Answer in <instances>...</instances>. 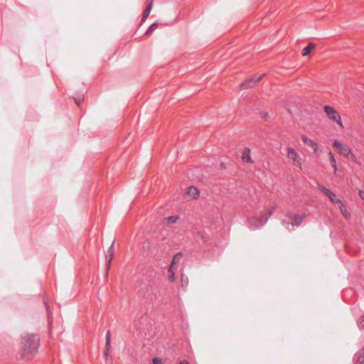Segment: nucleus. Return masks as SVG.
Segmentation results:
<instances>
[{"instance_id": "nucleus-16", "label": "nucleus", "mask_w": 364, "mask_h": 364, "mask_svg": "<svg viewBox=\"0 0 364 364\" xmlns=\"http://www.w3.org/2000/svg\"><path fill=\"white\" fill-rule=\"evenodd\" d=\"M175 272L176 270H172L171 268L168 269V280L171 282H173L175 280Z\"/></svg>"}, {"instance_id": "nucleus-9", "label": "nucleus", "mask_w": 364, "mask_h": 364, "mask_svg": "<svg viewBox=\"0 0 364 364\" xmlns=\"http://www.w3.org/2000/svg\"><path fill=\"white\" fill-rule=\"evenodd\" d=\"M182 257H183V255L180 253L176 254V255L173 256L172 262L169 267V268H171V271L176 269L177 265L181 262Z\"/></svg>"}, {"instance_id": "nucleus-7", "label": "nucleus", "mask_w": 364, "mask_h": 364, "mask_svg": "<svg viewBox=\"0 0 364 364\" xmlns=\"http://www.w3.org/2000/svg\"><path fill=\"white\" fill-rule=\"evenodd\" d=\"M304 218L305 215L303 213L294 214L289 216V220L292 226H298L301 223Z\"/></svg>"}, {"instance_id": "nucleus-1", "label": "nucleus", "mask_w": 364, "mask_h": 364, "mask_svg": "<svg viewBox=\"0 0 364 364\" xmlns=\"http://www.w3.org/2000/svg\"><path fill=\"white\" fill-rule=\"evenodd\" d=\"M333 148L336 153L347 159H351L353 157L351 150L348 146L339 140L335 139L333 141Z\"/></svg>"}, {"instance_id": "nucleus-14", "label": "nucleus", "mask_w": 364, "mask_h": 364, "mask_svg": "<svg viewBox=\"0 0 364 364\" xmlns=\"http://www.w3.org/2000/svg\"><path fill=\"white\" fill-rule=\"evenodd\" d=\"M255 82H252V80H245L241 85L242 88H247L255 85Z\"/></svg>"}, {"instance_id": "nucleus-5", "label": "nucleus", "mask_w": 364, "mask_h": 364, "mask_svg": "<svg viewBox=\"0 0 364 364\" xmlns=\"http://www.w3.org/2000/svg\"><path fill=\"white\" fill-rule=\"evenodd\" d=\"M185 194L192 199H197L200 196V191L196 186H191L186 188Z\"/></svg>"}, {"instance_id": "nucleus-2", "label": "nucleus", "mask_w": 364, "mask_h": 364, "mask_svg": "<svg viewBox=\"0 0 364 364\" xmlns=\"http://www.w3.org/2000/svg\"><path fill=\"white\" fill-rule=\"evenodd\" d=\"M323 111L326 117L331 121L336 122L340 127L343 128V124L340 113L336 108L330 105H325Z\"/></svg>"}, {"instance_id": "nucleus-4", "label": "nucleus", "mask_w": 364, "mask_h": 364, "mask_svg": "<svg viewBox=\"0 0 364 364\" xmlns=\"http://www.w3.org/2000/svg\"><path fill=\"white\" fill-rule=\"evenodd\" d=\"M38 345V340L35 336H31L23 338V346L25 348V353H30L32 350H35Z\"/></svg>"}, {"instance_id": "nucleus-11", "label": "nucleus", "mask_w": 364, "mask_h": 364, "mask_svg": "<svg viewBox=\"0 0 364 364\" xmlns=\"http://www.w3.org/2000/svg\"><path fill=\"white\" fill-rule=\"evenodd\" d=\"M315 44L314 43H309L307 46L303 48L302 50V55L303 56H307L309 55L314 49H315Z\"/></svg>"}, {"instance_id": "nucleus-21", "label": "nucleus", "mask_w": 364, "mask_h": 364, "mask_svg": "<svg viewBox=\"0 0 364 364\" xmlns=\"http://www.w3.org/2000/svg\"><path fill=\"white\" fill-rule=\"evenodd\" d=\"M178 364H190L189 362L186 360H181Z\"/></svg>"}, {"instance_id": "nucleus-8", "label": "nucleus", "mask_w": 364, "mask_h": 364, "mask_svg": "<svg viewBox=\"0 0 364 364\" xmlns=\"http://www.w3.org/2000/svg\"><path fill=\"white\" fill-rule=\"evenodd\" d=\"M301 139L305 144L313 148L314 151H316V149H318V144L314 141L309 139L306 135H302L301 136Z\"/></svg>"}, {"instance_id": "nucleus-12", "label": "nucleus", "mask_w": 364, "mask_h": 364, "mask_svg": "<svg viewBox=\"0 0 364 364\" xmlns=\"http://www.w3.org/2000/svg\"><path fill=\"white\" fill-rule=\"evenodd\" d=\"M329 160H330V164L333 169L334 173H336V172H337L336 161V159L334 158V156H333V154L331 153H329Z\"/></svg>"}, {"instance_id": "nucleus-13", "label": "nucleus", "mask_w": 364, "mask_h": 364, "mask_svg": "<svg viewBox=\"0 0 364 364\" xmlns=\"http://www.w3.org/2000/svg\"><path fill=\"white\" fill-rule=\"evenodd\" d=\"M356 364H364V350L358 354Z\"/></svg>"}, {"instance_id": "nucleus-3", "label": "nucleus", "mask_w": 364, "mask_h": 364, "mask_svg": "<svg viewBox=\"0 0 364 364\" xmlns=\"http://www.w3.org/2000/svg\"><path fill=\"white\" fill-rule=\"evenodd\" d=\"M321 192H322L324 195L328 196L329 199L336 204L338 205V208L340 209L341 213L343 214V216L347 218L348 216V213L344 206V205L342 203L341 201H340L339 199H338L334 193H333L331 191L328 189L322 187L321 188Z\"/></svg>"}, {"instance_id": "nucleus-10", "label": "nucleus", "mask_w": 364, "mask_h": 364, "mask_svg": "<svg viewBox=\"0 0 364 364\" xmlns=\"http://www.w3.org/2000/svg\"><path fill=\"white\" fill-rule=\"evenodd\" d=\"M251 151L250 148H245L243 149L241 155L242 160L244 162H250L251 161Z\"/></svg>"}, {"instance_id": "nucleus-18", "label": "nucleus", "mask_w": 364, "mask_h": 364, "mask_svg": "<svg viewBox=\"0 0 364 364\" xmlns=\"http://www.w3.org/2000/svg\"><path fill=\"white\" fill-rule=\"evenodd\" d=\"M358 325L361 328H364V315L360 318L358 321Z\"/></svg>"}, {"instance_id": "nucleus-20", "label": "nucleus", "mask_w": 364, "mask_h": 364, "mask_svg": "<svg viewBox=\"0 0 364 364\" xmlns=\"http://www.w3.org/2000/svg\"><path fill=\"white\" fill-rule=\"evenodd\" d=\"M359 196L360 197V198H361L362 200H364V191H359Z\"/></svg>"}, {"instance_id": "nucleus-17", "label": "nucleus", "mask_w": 364, "mask_h": 364, "mask_svg": "<svg viewBox=\"0 0 364 364\" xmlns=\"http://www.w3.org/2000/svg\"><path fill=\"white\" fill-rule=\"evenodd\" d=\"M152 363L153 364H164V361L162 358L156 357L152 359Z\"/></svg>"}, {"instance_id": "nucleus-15", "label": "nucleus", "mask_w": 364, "mask_h": 364, "mask_svg": "<svg viewBox=\"0 0 364 364\" xmlns=\"http://www.w3.org/2000/svg\"><path fill=\"white\" fill-rule=\"evenodd\" d=\"M178 215L170 216L166 218V222L168 224H173L178 221Z\"/></svg>"}, {"instance_id": "nucleus-22", "label": "nucleus", "mask_w": 364, "mask_h": 364, "mask_svg": "<svg viewBox=\"0 0 364 364\" xmlns=\"http://www.w3.org/2000/svg\"><path fill=\"white\" fill-rule=\"evenodd\" d=\"M149 10H146V11H145V13H144V18H146V17H147V16L149 15Z\"/></svg>"}, {"instance_id": "nucleus-6", "label": "nucleus", "mask_w": 364, "mask_h": 364, "mask_svg": "<svg viewBox=\"0 0 364 364\" xmlns=\"http://www.w3.org/2000/svg\"><path fill=\"white\" fill-rule=\"evenodd\" d=\"M287 157L291 160L296 165L301 164L300 157L298 153L292 148H289L287 150Z\"/></svg>"}, {"instance_id": "nucleus-19", "label": "nucleus", "mask_w": 364, "mask_h": 364, "mask_svg": "<svg viewBox=\"0 0 364 364\" xmlns=\"http://www.w3.org/2000/svg\"><path fill=\"white\" fill-rule=\"evenodd\" d=\"M156 24H152V25L149 27V30H148L147 33H151L152 31H154V30L156 28Z\"/></svg>"}]
</instances>
